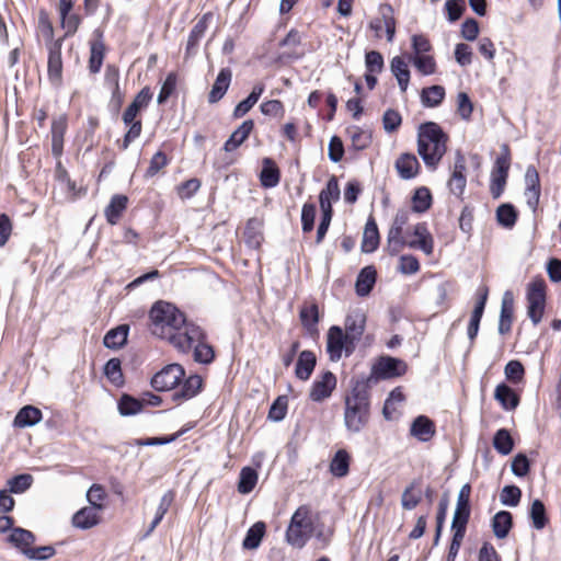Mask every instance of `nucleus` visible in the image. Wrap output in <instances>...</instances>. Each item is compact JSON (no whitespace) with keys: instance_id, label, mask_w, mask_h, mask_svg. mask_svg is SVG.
I'll return each instance as SVG.
<instances>
[{"instance_id":"nucleus-41","label":"nucleus","mask_w":561,"mask_h":561,"mask_svg":"<svg viewBox=\"0 0 561 561\" xmlns=\"http://www.w3.org/2000/svg\"><path fill=\"white\" fill-rule=\"evenodd\" d=\"M495 216L501 227L512 229L516 225L518 211L513 204L504 203L496 208Z\"/></svg>"},{"instance_id":"nucleus-19","label":"nucleus","mask_w":561,"mask_h":561,"mask_svg":"<svg viewBox=\"0 0 561 561\" xmlns=\"http://www.w3.org/2000/svg\"><path fill=\"white\" fill-rule=\"evenodd\" d=\"M68 119L65 114L54 118L50 127L51 135V154L60 158L64 152V137L67 131Z\"/></svg>"},{"instance_id":"nucleus-52","label":"nucleus","mask_w":561,"mask_h":561,"mask_svg":"<svg viewBox=\"0 0 561 561\" xmlns=\"http://www.w3.org/2000/svg\"><path fill=\"white\" fill-rule=\"evenodd\" d=\"M471 514V506H456L454 512L451 530L455 534L466 535L467 525Z\"/></svg>"},{"instance_id":"nucleus-10","label":"nucleus","mask_w":561,"mask_h":561,"mask_svg":"<svg viewBox=\"0 0 561 561\" xmlns=\"http://www.w3.org/2000/svg\"><path fill=\"white\" fill-rule=\"evenodd\" d=\"M185 377V369L180 364H169L157 371L151 380V387L159 392L173 390Z\"/></svg>"},{"instance_id":"nucleus-62","label":"nucleus","mask_w":561,"mask_h":561,"mask_svg":"<svg viewBox=\"0 0 561 561\" xmlns=\"http://www.w3.org/2000/svg\"><path fill=\"white\" fill-rule=\"evenodd\" d=\"M413 65L415 68L423 75V76H431L435 73L436 71V61L433 56L430 55H419L413 56L411 58Z\"/></svg>"},{"instance_id":"nucleus-32","label":"nucleus","mask_w":561,"mask_h":561,"mask_svg":"<svg viewBox=\"0 0 561 561\" xmlns=\"http://www.w3.org/2000/svg\"><path fill=\"white\" fill-rule=\"evenodd\" d=\"M128 198L126 195L115 194L112 196L108 205L104 209L106 221L114 226L121 219L123 213L127 208Z\"/></svg>"},{"instance_id":"nucleus-43","label":"nucleus","mask_w":561,"mask_h":561,"mask_svg":"<svg viewBox=\"0 0 561 561\" xmlns=\"http://www.w3.org/2000/svg\"><path fill=\"white\" fill-rule=\"evenodd\" d=\"M117 408L122 416H131L142 411L144 402L140 398L123 393L117 402Z\"/></svg>"},{"instance_id":"nucleus-1","label":"nucleus","mask_w":561,"mask_h":561,"mask_svg":"<svg viewBox=\"0 0 561 561\" xmlns=\"http://www.w3.org/2000/svg\"><path fill=\"white\" fill-rule=\"evenodd\" d=\"M371 389L352 377L350 390L344 397L343 422L348 434H359L370 423Z\"/></svg>"},{"instance_id":"nucleus-9","label":"nucleus","mask_w":561,"mask_h":561,"mask_svg":"<svg viewBox=\"0 0 561 561\" xmlns=\"http://www.w3.org/2000/svg\"><path fill=\"white\" fill-rule=\"evenodd\" d=\"M411 211L408 208L398 209L387 233L385 251L390 256H396L405 248L403 228L408 224Z\"/></svg>"},{"instance_id":"nucleus-49","label":"nucleus","mask_w":561,"mask_h":561,"mask_svg":"<svg viewBox=\"0 0 561 561\" xmlns=\"http://www.w3.org/2000/svg\"><path fill=\"white\" fill-rule=\"evenodd\" d=\"M257 471L252 467H243L239 474L238 492L241 494H249L253 491L257 483Z\"/></svg>"},{"instance_id":"nucleus-7","label":"nucleus","mask_w":561,"mask_h":561,"mask_svg":"<svg viewBox=\"0 0 561 561\" xmlns=\"http://www.w3.org/2000/svg\"><path fill=\"white\" fill-rule=\"evenodd\" d=\"M546 283L539 277L528 284L527 288V316L534 325L541 322L546 308Z\"/></svg>"},{"instance_id":"nucleus-2","label":"nucleus","mask_w":561,"mask_h":561,"mask_svg":"<svg viewBox=\"0 0 561 561\" xmlns=\"http://www.w3.org/2000/svg\"><path fill=\"white\" fill-rule=\"evenodd\" d=\"M448 135L435 122L422 123L417 128V153L424 164L436 170L447 151Z\"/></svg>"},{"instance_id":"nucleus-15","label":"nucleus","mask_w":561,"mask_h":561,"mask_svg":"<svg viewBox=\"0 0 561 561\" xmlns=\"http://www.w3.org/2000/svg\"><path fill=\"white\" fill-rule=\"evenodd\" d=\"M211 13H205L192 27L185 47V58H190L197 53L199 42L205 36L208 27V21L211 19Z\"/></svg>"},{"instance_id":"nucleus-58","label":"nucleus","mask_w":561,"mask_h":561,"mask_svg":"<svg viewBox=\"0 0 561 561\" xmlns=\"http://www.w3.org/2000/svg\"><path fill=\"white\" fill-rule=\"evenodd\" d=\"M522 499V490L515 485H505L500 494V501L503 505L515 507L519 504Z\"/></svg>"},{"instance_id":"nucleus-39","label":"nucleus","mask_w":561,"mask_h":561,"mask_svg":"<svg viewBox=\"0 0 561 561\" xmlns=\"http://www.w3.org/2000/svg\"><path fill=\"white\" fill-rule=\"evenodd\" d=\"M390 70L398 81L401 92H405L410 82V70L401 56H396L390 61Z\"/></svg>"},{"instance_id":"nucleus-14","label":"nucleus","mask_w":561,"mask_h":561,"mask_svg":"<svg viewBox=\"0 0 561 561\" xmlns=\"http://www.w3.org/2000/svg\"><path fill=\"white\" fill-rule=\"evenodd\" d=\"M180 388L172 393V401L183 402L196 397L203 388V379L199 375L194 374L187 378H183Z\"/></svg>"},{"instance_id":"nucleus-16","label":"nucleus","mask_w":561,"mask_h":561,"mask_svg":"<svg viewBox=\"0 0 561 561\" xmlns=\"http://www.w3.org/2000/svg\"><path fill=\"white\" fill-rule=\"evenodd\" d=\"M436 434V425L427 415H417L411 423L410 435L419 442L427 443Z\"/></svg>"},{"instance_id":"nucleus-51","label":"nucleus","mask_w":561,"mask_h":561,"mask_svg":"<svg viewBox=\"0 0 561 561\" xmlns=\"http://www.w3.org/2000/svg\"><path fill=\"white\" fill-rule=\"evenodd\" d=\"M493 447L503 456L512 453L514 448V440L508 430L500 428L495 432L493 436Z\"/></svg>"},{"instance_id":"nucleus-5","label":"nucleus","mask_w":561,"mask_h":561,"mask_svg":"<svg viewBox=\"0 0 561 561\" xmlns=\"http://www.w3.org/2000/svg\"><path fill=\"white\" fill-rule=\"evenodd\" d=\"M310 513L308 505H301L291 515L285 539L293 548L302 549L312 537L314 527Z\"/></svg>"},{"instance_id":"nucleus-11","label":"nucleus","mask_w":561,"mask_h":561,"mask_svg":"<svg viewBox=\"0 0 561 561\" xmlns=\"http://www.w3.org/2000/svg\"><path fill=\"white\" fill-rule=\"evenodd\" d=\"M525 196H526V203L529 209L533 210V213H536L539 205V198H540V179L539 173L536 170L534 165H528L525 172Z\"/></svg>"},{"instance_id":"nucleus-28","label":"nucleus","mask_w":561,"mask_h":561,"mask_svg":"<svg viewBox=\"0 0 561 561\" xmlns=\"http://www.w3.org/2000/svg\"><path fill=\"white\" fill-rule=\"evenodd\" d=\"M377 278V271L374 266H365L363 267L355 282V291L357 296L365 297L370 294L373 290Z\"/></svg>"},{"instance_id":"nucleus-56","label":"nucleus","mask_w":561,"mask_h":561,"mask_svg":"<svg viewBox=\"0 0 561 561\" xmlns=\"http://www.w3.org/2000/svg\"><path fill=\"white\" fill-rule=\"evenodd\" d=\"M288 409L287 396H278L270 407L268 420L273 422H280L285 419Z\"/></svg>"},{"instance_id":"nucleus-27","label":"nucleus","mask_w":561,"mask_h":561,"mask_svg":"<svg viewBox=\"0 0 561 561\" xmlns=\"http://www.w3.org/2000/svg\"><path fill=\"white\" fill-rule=\"evenodd\" d=\"M232 78L230 68H221L208 94L210 104L220 101L227 93Z\"/></svg>"},{"instance_id":"nucleus-20","label":"nucleus","mask_w":561,"mask_h":561,"mask_svg":"<svg viewBox=\"0 0 561 561\" xmlns=\"http://www.w3.org/2000/svg\"><path fill=\"white\" fill-rule=\"evenodd\" d=\"M100 510L95 506H84L77 511L71 518V524L75 528L88 530L101 523Z\"/></svg>"},{"instance_id":"nucleus-61","label":"nucleus","mask_w":561,"mask_h":561,"mask_svg":"<svg viewBox=\"0 0 561 561\" xmlns=\"http://www.w3.org/2000/svg\"><path fill=\"white\" fill-rule=\"evenodd\" d=\"M317 207L313 203H305L301 208V230L309 233L314 228Z\"/></svg>"},{"instance_id":"nucleus-57","label":"nucleus","mask_w":561,"mask_h":561,"mask_svg":"<svg viewBox=\"0 0 561 561\" xmlns=\"http://www.w3.org/2000/svg\"><path fill=\"white\" fill-rule=\"evenodd\" d=\"M413 236L416 237V239L411 241L405 240V247L410 249H419L426 255H431L434 250V239L432 233Z\"/></svg>"},{"instance_id":"nucleus-53","label":"nucleus","mask_w":561,"mask_h":561,"mask_svg":"<svg viewBox=\"0 0 561 561\" xmlns=\"http://www.w3.org/2000/svg\"><path fill=\"white\" fill-rule=\"evenodd\" d=\"M33 481V476L30 473L16 474L8 480V490L14 494H21L32 486Z\"/></svg>"},{"instance_id":"nucleus-13","label":"nucleus","mask_w":561,"mask_h":561,"mask_svg":"<svg viewBox=\"0 0 561 561\" xmlns=\"http://www.w3.org/2000/svg\"><path fill=\"white\" fill-rule=\"evenodd\" d=\"M61 48L62 45L59 43H51L50 47L47 48V77L50 83L55 87H60L62 83Z\"/></svg>"},{"instance_id":"nucleus-30","label":"nucleus","mask_w":561,"mask_h":561,"mask_svg":"<svg viewBox=\"0 0 561 561\" xmlns=\"http://www.w3.org/2000/svg\"><path fill=\"white\" fill-rule=\"evenodd\" d=\"M280 181V171L272 158H264L260 172V182L264 188H273Z\"/></svg>"},{"instance_id":"nucleus-31","label":"nucleus","mask_w":561,"mask_h":561,"mask_svg":"<svg viewBox=\"0 0 561 561\" xmlns=\"http://www.w3.org/2000/svg\"><path fill=\"white\" fill-rule=\"evenodd\" d=\"M345 332L344 334L350 337L351 341L358 342L365 332L366 317L364 313L355 312L347 314L345 318Z\"/></svg>"},{"instance_id":"nucleus-29","label":"nucleus","mask_w":561,"mask_h":561,"mask_svg":"<svg viewBox=\"0 0 561 561\" xmlns=\"http://www.w3.org/2000/svg\"><path fill=\"white\" fill-rule=\"evenodd\" d=\"M253 128V119L243 121L242 124L236 130H233L229 138L225 141L222 149L226 152L236 150L250 136Z\"/></svg>"},{"instance_id":"nucleus-48","label":"nucleus","mask_w":561,"mask_h":561,"mask_svg":"<svg viewBox=\"0 0 561 561\" xmlns=\"http://www.w3.org/2000/svg\"><path fill=\"white\" fill-rule=\"evenodd\" d=\"M528 515L537 530L543 529L549 522L545 503L539 499L531 502Z\"/></svg>"},{"instance_id":"nucleus-36","label":"nucleus","mask_w":561,"mask_h":561,"mask_svg":"<svg viewBox=\"0 0 561 561\" xmlns=\"http://www.w3.org/2000/svg\"><path fill=\"white\" fill-rule=\"evenodd\" d=\"M7 540L24 556L25 550L33 548L32 545L35 542L36 537L28 529L15 527Z\"/></svg>"},{"instance_id":"nucleus-64","label":"nucleus","mask_w":561,"mask_h":561,"mask_svg":"<svg viewBox=\"0 0 561 561\" xmlns=\"http://www.w3.org/2000/svg\"><path fill=\"white\" fill-rule=\"evenodd\" d=\"M402 116L393 108H388L382 115V126L386 133L391 134L401 126Z\"/></svg>"},{"instance_id":"nucleus-17","label":"nucleus","mask_w":561,"mask_h":561,"mask_svg":"<svg viewBox=\"0 0 561 561\" xmlns=\"http://www.w3.org/2000/svg\"><path fill=\"white\" fill-rule=\"evenodd\" d=\"M93 36L95 39L90 42L89 71L91 73H98L101 70L105 56L103 31L101 28H95L93 31Z\"/></svg>"},{"instance_id":"nucleus-37","label":"nucleus","mask_w":561,"mask_h":561,"mask_svg":"<svg viewBox=\"0 0 561 561\" xmlns=\"http://www.w3.org/2000/svg\"><path fill=\"white\" fill-rule=\"evenodd\" d=\"M491 527L497 539H504L513 528V515L508 511H499L491 519Z\"/></svg>"},{"instance_id":"nucleus-50","label":"nucleus","mask_w":561,"mask_h":561,"mask_svg":"<svg viewBox=\"0 0 561 561\" xmlns=\"http://www.w3.org/2000/svg\"><path fill=\"white\" fill-rule=\"evenodd\" d=\"M194 427V423H188L184 427H182L180 431L172 435L161 436V437H149L144 439H137L136 444L139 446H158V445H167L175 442L178 438L183 436L185 433H187L190 430Z\"/></svg>"},{"instance_id":"nucleus-59","label":"nucleus","mask_w":561,"mask_h":561,"mask_svg":"<svg viewBox=\"0 0 561 561\" xmlns=\"http://www.w3.org/2000/svg\"><path fill=\"white\" fill-rule=\"evenodd\" d=\"M416 488V481H412L402 492L401 505L407 511L414 510L422 501L421 493L414 494L413 491Z\"/></svg>"},{"instance_id":"nucleus-25","label":"nucleus","mask_w":561,"mask_h":561,"mask_svg":"<svg viewBox=\"0 0 561 561\" xmlns=\"http://www.w3.org/2000/svg\"><path fill=\"white\" fill-rule=\"evenodd\" d=\"M380 243V234L375 218L370 215L366 221L360 250L364 253L375 252Z\"/></svg>"},{"instance_id":"nucleus-33","label":"nucleus","mask_w":561,"mask_h":561,"mask_svg":"<svg viewBox=\"0 0 561 561\" xmlns=\"http://www.w3.org/2000/svg\"><path fill=\"white\" fill-rule=\"evenodd\" d=\"M129 334L128 324H119L110 331L103 337V344L110 350H119L127 344Z\"/></svg>"},{"instance_id":"nucleus-44","label":"nucleus","mask_w":561,"mask_h":561,"mask_svg":"<svg viewBox=\"0 0 561 561\" xmlns=\"http://www.w3.org/2000/svg\"><path fill=\"white\" fill-rule=\"evenodd\" d=\"M38 30L45 38L46 48H49L51 43L64 44L65 37L54 38V26L49 20V15L45 10H41L38 13Z\"/></svg>"},{"instance_id":"nucleus-42","label":"nucleus","mask_w":561,"mask_h":561,"mask_svg":"<svg viewBox=\"0 0 561 561\" xmlns=\"http://www.w3.org/2000/svg\"><path fill=\"white\" fill-rule=\"evenodd\" d=\"M262 226V220L256 217H252L247 221L243 234L248 245L252 248L260 247L263 240Z\"/></svg>"},{"instance_id":"nucleus-55","label":"nucleus","mask_w":561,"mask_h":561,"mask_svg":"<svg viewBox=\"0 0 561 561\" xmlns=\"http://www.w3.org/2000/svg\"><path fill=\"white\" fill-rule=\"evenodd\" d=\"M504 375L505 378L514 385L523 382L525 378V368L522 362L517 359H512L507 362V364L504 367Z\"/></svg>"},{"instance_id":"nucleus-34","label":"nucleus","mask_w":561,"mask_h":561,"mask_svg":"<svg viewBox=\"0 0 561 561\" xmlns=\"http://www.w3.org/2000/svg\"><path fill=\"white\" fill-rule=\"evenodd\" d=\"M341 191L339 186L337 179L333 175L331 176L325 186L321 190L319 194V205L320 209H333L332 203H335L340 199Z\"/></svg>"},{"instance_id":"nucleus-18","label":"nucleus","mask_w":561,"mask_h":561,"mask_svg":"<svg viewBox=\"0 0 561 561\" xmlns=\"http://www.w3.org/2000/svg\"><path fill=\"white\" fill-rule=\"evenodd\" d=\"M514 318V296L511 290H506L502 297L501 311L497 331L501 335H506L512 330Z\"/></svg>"},{"instance_id":"nucleus-54","label":"nucleus","mask_w":561,"mask_h":561,"mask_svg":"<svg viewBox=\"0 0 561 561\" xmlns=\"http://www.w3.org/2000/svg\"><path fill=\"white\" fill-rule=\"evenodd\" d=\"M347 134L352 140V148L356 151H362L369 147L371 144V136L364 133L359 127L352 126L347 128Z\"/></svg>"},{"instance_id":"nucleus-38","label":"nucleus","mask_w":561,"mask_h":561,"mask_svg":"<svg viewBox=\"0 0 561 561\" xmlns=\"http://www.w3.org/2000/svg\"><path fill=\"white\" fill-rule=\"evenodd\" d=\"M266 533V525L264 522L254 523L245 533L242 541V548L245 550L257 549Z\"/></svg>"},{"instance_id":"nucleus-26","label":"nucleus","mask_w":561,"mask_h":561,"mask_svg":"<svg viewBox=\"0 0 561 561\" xmlns=\"http://www.w3.org/2000/svg\"><path fill=\"white\" fill-rule=\"evenodd\" d=\"M43 419L42 411L34 405L22 407L14 416L13 427L25 428L38 424Z\"/></svg>"},{"instance_id":"nucleus-12","label":"nucleus","mask_w":561,"mask_h":561,"mask_svg":"<svg viewBox=\"0 0 561 561\" xmlns=\"http://www.w3.org/2000/svg\"><path fill=\"white\" fill-rule=\"evenodd\" d=\"M336 377L332 371H324L320 379L313 380L309 392V399L313 402L323 401L332 394L336 387Z\"/></svg>"},{"instance_id":"nucleus-47","label":"nucleus","mask_w":561,"mask_h":561,"mask_svg":"<svg viewBox=\"0 0 561 561\" xmlns=\"http://www.w3.org/2000/svg\"><path fill=\"white\" fill-rule=\"evenodd\" d=\"M103 374L108 381L115 387H122L125 382L124 375L122 371V362L117 357L110 358L104 367Z\"/></svg>"},{"instance_id":"nucleus-60","label":"nucleus","mask_w":561,"mask_h":561,"mask_svg":"<svg viewBox=\"0 0 561 561\" xmlns=\"http://www.w3.org/2000/svg\"><path fill=\"white\" fill-rule=\"evenodd\" d=\"M215 358V352L211 345L206 343V341H199V343L194 345V360L208 365Z\"/></svg>"},{"instance_id":"nucleus-21","label":"nucleus","mask_w":561,"mask_h":561,"mask_svg":"<svg viewBox=\"0 0 561 561\" xmlns=\"http://www.w3.org/2000/svg\"><path fill=\"white\" fill-rule=\"evenodd\" d=\"M396 170L402 180L414 179L421 169V164L415 154L404 152L399 156L394 163Z\"/></svg>"},{"instance_id":"nucleus-40","label":"nucleus","mask_w":561,"mask_h":561,"mask_svg":"<svg viewBox=\"0 0 561 561\" xmlns=\"http://www.w3.org/2000/svg\"><path fill=\"white\" fill-rule=\"evenodd\" d=\"M446 95L445 88L434 84L423 88L421 91V102L424 107H437L442 104Z\"/></svg>"},{"instance_id":"nucleus-46","label":"nucleus","mask_w":561,"mask_h":561,"mask_svg":"<svg viewBox=\"0 0 561 561\" xmlns=\"http://www.w3.org/2000/svg\"><path fill=\"white\" fill-rule=\"evenodd\" d=\"M350 454L339 449L330 462V472L336 478L345 477L350 471Z\"/></svg>"},{"instance_id":"nucleus-23","label":"nucleus","mask_w":561,"mask_h":561,"mask_svg":"<svg viewBox=\"0 0 561 561\" xmlns=\"http://www.w3.org/2000/svg\"><path fill=\"white\" fill-rule=\"evenodd\" d=\"M299 319L306 333L313 337L319 334L318 323L320 321L319 307L316 302L304 306L299 311Z\"/></svg>"},{"instance_id":"nucleus-4","label":"nucleus","mask_w":561,"mask_h":561,"mask_svg":"<svg viewBox=\"0 0 561 561\" xmlns=\"http://www.w3.org/2000/svg\"><path fill=\"white\" fill-rule=\"evenodd\" d=\"M408 371V364L398 357L389 355L379 356L371 365L369 374H358L354 376L370 389L380 380H388L401 377Z\"/></svg>"},{"instance_id":"nucleus-63","label":"nucleus","mask_w":561,"mask_h":561,"mask_svg":"<svg viewBox=\"0 0 561 561\" xmlns=\"http://www.w3.org/2000/svg\"><path fill=\"white\" fill-rule=\"evenodd\" d=\"M366 72L380 73L385 68L383 56L378 50H369L365 54Z\"/></svg>"},{"instance_id":"nucleus-22","label":"nucleus","mask_w":561,"mask_h":561,"mask_svg":"<svg viewBox=\"0 0 561 561\" xmlns=\"http://www.w3.org/2000/svg\"><path fill=\"white\" fill-rule=\"evenodd\" d=\"M494 399L505 411H513L520 403V396L505 382H501L495 387Z\"/></svg>"},{"instance_id":"nucleus-45","label":"nucleus","mask_w":561,"mask_h":561,"mask_svg":"<svg viewBox=\"0 0 561 561\" xmlns=\"http://www.w3.org/2000/svg\"><path fill=\"white\" fill-rule=\"evenodd\" d=\"M433 203V196L426 186L417 187L412 195V211L423 214L427 211Z\"/></svg>"},{"instance_id":"nucleus-6","label":"nucleus","mask_w":561,"mask_h":561,"mask_svg":"<svg viewBox=\"0 0 561 561\" xmlns=\"http://www.w3.org/2000/svg\"><path fill=\"white\" fill-rule=\"evenodd\" d=\"M149 319L152 324V333L160 335L158 330L165 327L179 331L185 324V314L173 304L167 301H157L149 310Z\"/></svg>"},{"instance_id":"nucleus-8","label":"nucleus","mask_w":561,"mask_h":561,"mask_svg":"<svg viewBox=\"0 0 561 561\" xmlns=\"http://www.w3.org/2000/svg\"><path fill=\"white\" fill-rule=\"evenodd\" d=\"M356 342L351 341L339 325H332L327 335V353L331 362H339L344 353L350 357L356 348Z\"/></svg>"},{"instance_id":"nucleus-24","label":"nucleus","mask_w":561,"mask_h":561,"mask_svg":"<svg viewBox=\"0 0 561 561\" xmlns=\"http://www.w3.org/2000/svg\"><path fill=\"white\" fill-rule=\"evenodd\" d=\"M317 365V356L312 351L305 350L301 351L298 355L296 366H295V376L297 379L301 381H307Z\"/></svg>"},{"instance_id":"nucleus-3","label":"nucleus","mask_w":561,"mask_h":561,"mask_svg":"<svg viewBox=\"0 0 561 561\" xmlns=\"http://www.w3.org/2000/svg\"><path fill=\"white\" fill-rule=\"evenodd\" d=\"M152 100V92L149 87H144L127 106L125 112L123 113V123L128 126V130L124 135L123 142L119 146L122 150H126L130 142L137 139L142 130L141 119H137V115L141 110L148 107L150 101Z\"/></svg>"},{"instance_id":"nucleus-35","label":"nucleus","mask_w":561,"mask_h":561,"mask_svg":"<svg viewBox=\"0 0 561 561\" xmlns=\"http://www.w3.org/2000/svg\"><path fill=\"white\" fill-rule=\"evenodd\" d=\"M378 19H381V24L385 27L387 42L392 43L396 36L397 20L394 18V10L390 3H380L378 5Z\"/></svg>"}]
</instances>
